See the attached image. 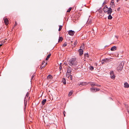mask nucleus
Returning <instances> with one entry per match:
<instances>
[{"mask_svg": "<svg viewBox=\"0 0 129 129\" xmlns=\"http://www.w3.org/2000/svg\"><path fill=\"white\" fill-rule=\"evenodd\" d=\"M59 69L60 71H61L62 69V66H60L59 67Z\"/></svg>", "mask_w": 129, "mask_h": 129, "instance_id": "36", "label": "nucleus"}, {"mask_svg": "<svg viewBox=\"0 0 129 129\" xmlns=\"http://www.w3.org/2000/svg\"><path fill=\"white\" fill-rule=\"evenodd\" d=\"M46 100L44 99L42 101V103L43 105H44L45 104V103L46 102Z\"/></svg>", "mask_w": 129, "mask_h": 129, "instance_id": "13", "label": "nucleus"}, {"mask_svg": "<svg viewBox=\"0 0 129 129\" xmlns=\"http://www.w3.org/2000/svg\"><path fill=\"white\" fill-rule=\"evenodd\" d=\"M104 62H105L103 60H102L101 61V63L102 64H103L104 63Z\"/></svg>", "mask_w": 129, "mask_h": 129, "instance_id": "38", "label": "nucleus"}, {"mask_svg": "<svg viewBox=\"0 0 129 129\" xmlns=\"http://www.w3.org/2000/svg\"><path fill=\"white\" fill-rule=\"evenodd\" d=\"M62 25H59V28L58 29V30L59 31H60V30H61L62 29Z\"/></svg>", "mask_w": 129, "mask_h": 129, "instance_id": "27", "label": "nucleus"}, {"mask_svg": "<svg viewBox=\"0 0 129 129\" xmlns=\"http://www.w3.org/2000/svg\"><path fill=\"white\" fill-rule=\"evenodd\" d=\"M89 55L88 53H86L84 54V57L85 58L86 57H88Z\"/></svg>", "mask_w": 129, "mask_h": 129, "instance_id": "20", "label": "nucleus"}, {"mask_svg": "<svg viewBox=\"0 0 129 129\" xmlns=\"http://www.w3.org/2000/svg\"><path fill=\"white\" fill-rule=\"evenodd\" d=\"M17 24V23H16V22H15V24H14V27H15V26H16V25Z\"/></svg>", "mask_w": 129, "mask_h": 129, "instance_id": "39", "label": "nucleus"}, {"mask_svg": "<svg viewBox=\"0 0 129 129\" xmlns=\"http://www.w3.org/2000/svg\"><path fill=\"white\" fill-rule=\"evenodd\" d=\"M105 2H104L103 3V4H104L105 3Z\"/></svg>", "mask_w": 129, "mask_h": 129, "instance_id": "46", "label": "nucleus"}, {"mask_svg": "<svg viewBox=\"0 0 129 129\" xmlns=\"http://www.w3.org/2000/svg\"><path fill=\"white\" fill-rule=\"evenodd\" d=\"M65 65H67V64H66V63H64Z\"/></svg>", "mask_w": 129, "mask_h": 129, "instance_id": "48", "label": "nucleus"}, {"mask_svg": "<svg viewBox=\"0 0 129 129\" xmlns=\"http://www.w3.org/2000/svg\"><path fill=\"white\" fill-rule=\"evenodd\" d=\"M34 75H33L32 76V77H31V79H33V78L34 77Z\"/></svg>", "mask_w": 129, "mask_h": 129, "instance_id": "43", "label": "nucleus"}, {"mask_svg": "<svg viewBox=\"0 0 129 129\" xmlns=\"http://www.w3.org/2000/svg\"><path fill=\"white\" fill-rule=\"evenodd\" d=\"M124 87L125 88H127L129 87V85L128 84L127 82H125L124 83Z\"/></svg>", "mask_w": 129, "mask_h": 129, "instance_id": "10", "label": "nucleus"}, {"mask_svg": "<svg viewBox=\"0 0 129 129\" xmlns=\"http://www.w3.org/2000/svg\"><path fill=\"white\" fill-rule=\"evenodd\" d=\"M95 85V83L94 82H92L90 83V85L91 86H93Z\"/></svg>", "mask_w": 129, "mask_h": 129, "instance_id": "25", "label": "nucleus"}, {"mask_svg": "<svg viewBox=\"0 0 129 129\" xmlns=\"http://www.w3.org/2000/svg\"><path fill=\"white\" fill-rule=\"evenodd\" d=\"M47 63H46L45 64H44V65H42L41 67H40V68H41V69H42V68H43L45 66V65H46V64H47Z\"/></svg>", "mask_w": 129, "mask_h": 129, "instance_id": "28", "label": "nucleus"}, {"mask_svg": "<svg viewBox=\"0 0 129 129\" xmlns=\"http://www.w3.org/2000/svg\"><path fill=\"white\" fill-rule=\"evenodd\" d=\"M103 60L105 62H107L109 61V59L107 58H106L103 59Z\"/></svg>", "mask_w": 129, "mask_h": 129, "instance_id": "16", "label": "nucleus"}, {"mask_svg": "<svg viewBox=\"0 0 129 129\" xmlns=\"http://www.w3.org/2000/svg\"><path fill=\"white\" fill-rule=\"evenodd\" d=\"M51 55V54H50L49 55H48L47 56L46 58V60H48L49 58L50 57V56Z\"/></svg>", "mask_w": 129, "mask_h": 129, "instance_id": "22", "label": "nucleus"}, {"mask_svg": "<svg viewBox=\"0 0 129 129\" xmlns=\"http://www.w3.org/2000/svg\"><path fill=\"white\" fill-rule=\"evenodd\" d=\"M117 47L115 46H113L111 48V50L112 51H115L116 50Z\"/></svg>", "mask_w": 129, "mask_h": 129, "instance_id": "9", "label": "nucleus"}, {"mask_svg": "<svg viewBox=\"0 0 129 129\" xmlns=\"http://www.w3.org/2000/svg\"><path fill=\"white\" fill-rule=\"evenodd\" d=\"M4 22L5 24L6 25H7L9 23H8V19L7 18H5L4 19Z\"/></svg>", "mask_w": 129, "mask_h": 129, "instance_id": "8", "label": "nucleus"}, {"mask_svg": "<svg viewBox=\"0 0 129 129\" xmlns=\"http://www.w3.org/2000/svg\"><path fill=\"white\" fill-rule=\"evenodd\" d=\"M52 78L53 77H52V76L51 75H48L47 77V78L48 79L49 78H50L51 79H52Z\"/></svg>", "mask_w": 129, "mask_h": 129, "instance_id": "18", "label": "nucleus"}, {"mask_svg": "<svg viewBox=\"0 0 129 129\" xmlns=\"http://www.w3.org/2000/svg\"><path fill=\"white\" fill-rule=\"evenodd\" d=\"M120 0H117V2H119L120 1Z\"/></svg>", "mask_w": 129, "mask_h": 129, "instance_id": "44", "label": "nucleus"}, {"mask_svg": "<svg viewBox=\"0 0 129 129\" xmlns=\"http://www.w3.org/2000/svg\"><path fill=\"white\" fill-rule=\"evenodd\" d=\"M72 8L71 7L69 9H68V10H67V12H70V11L71 10Z\"/></svg>", "mask_w": 129, "mask_h": 129, "instance_id": "31", "label": "nucleus"}, {"mask_svg": "<svg viewBox=\"0 0 129 129\" xmlns=\"http://www.w3.org/2000/svg\"><path fill=\"white\" fill-rule=\"evenodd\" d=\"M123 64L121 63L119 64L117 68V69L118 71H121L122 70L123 68Z\"/></svg>", "mask_w": 129, "mask_h": 129, "instance_id": "3", "label": "nucleus"}, {"mask_svg": "<svg viewBox=\"0 0 129 129\" xmlns=\"http://www.w3.org/2000/svg\"><path fill=\"white\" fill-rule=\"evenodd\" d=\"M120 8L118 7V8L117 9V10L119 11L120 10Z\"/></svg>", "mask_w": 129, "mask_h": 129, "instance_id": "40", "label": "nucleus"}, {"mask_svg": "<svg viewBox=\"0 0 129 129\" xmlns=\"http://www.w3.org/2000/svg\"><path fill=\"white\" fill-rule=\"evenodd\" d=\"M62 81L64 84H66V80L64 78L62 80Z\"/></svg>", "mask_w": 129, "mask_h": 129, "instance_id": "24", "label": "nucleus"}, {"mask_svg": "<svg viewBox=\"0 0 129 129\" xmlns=\"http://www.w3.org/2000/svg\"><path fill=\"white\" fill-rule=\"evenodd\" d=\"M91 23L92 21L90 19H88L87 22V23L88 24H90Z\"/></svg>", "mask_w": 129, "mask_h": 129, "instance_id": "21", "label": "nucleus"}, {"mask_svg": "<svg viewBox=\"0 0 129 129\" xmlns=\"http://www.w3.org/2000/svg\"><path fill=\"white\" fill-rule=\"evenodd\" d=\"M62 66V63H60V66Z\"/></svg>", "mask_w": 129, "mask_h": 129, "instance_id": "41", "label": "nucleus"}, {"mask_svg": "<svg viewBox=\"0 0 129 129\" xmlns=\"http://www.w3.org/2000/svg\"><path fill=\"white\" fill-rule=\"evenodd\" d=\"M62 40H63V38L62 37H59V39H58V42H59L60 41H61Z\"/></svg>", "mask_w": 129, "mask_h": 129, "instance_id": "23", "label": "nucleus"}, {"mask_svg": "<svg viewBox=\"0 0 129 129\" xmlns=\"http://www.w3.org/2000/svg\"><path fill=\"white\" fill-rule=\"evenodd\" d=\"M104 11L105 13H107L108 14H111L112 12V9L110 7L108 8L107 6H105L104 8Z\"/></svg>", "mask_w": 129, "mask_h": 129, "instance_id": "2", "label": "nucleus"}, {"mask_svg": "<svg viewBox=\"0 0 129 129\" xmlns=\"http://www.w3.org/2000/svg\"><path fill=\"white\" fill-rule=\"evenodd\" d=\"M109 15L108 17V19H111L112 18V17L111 15V14H109Z\"/></svg>", "mask_w": 129, "mask_h": 129, "instance_id": "19", "label": "nucleus"}, {"mask_svg": "<svg viewBox=\"0 0 129 129\" xmlns=\"http://www.w3.org/2000/svg\"><path fill=\"white\" fill-rule=\"evenodd\" d=\"M78 51L79 52V54L80 56L83 53V51L82 49H80L78 50Z\"/></svg>", "mask_w": 129, "mask_h": 129, "instance_id": "7", "label": "nucleus"}, {"mask_svg": "<svg viewBox=\"0 0 129 129\" xmlns=\"http://www.w3.org/2000/svg\"><path fill=\"white\" fill-rule=\"evenodd\" d=\"M111 7H114V2H111L110 3Z\"/></svg>", "mask_w": 129, "mask_h": 129, "instance_id": "15", "label": "nucleus"}, {"mask_svg": "<svg viewBox=\"0 0 129 129\" xmlns=\"http://www.w3.org/2000/svg\"><path fill=\"white\" fill-rule=\"evenodd\" d=\"M29 95V93H28V92H27V93L25 96V99H26V98L27 97H28V96Z\"/></svg>", "mask_w": 129, "mask_h": 129, "instance_id": "26", "label": "nucleus"}, {"mask_svg": "<svg viewBox=\"0 0 129 129\" xmlns=\"http://www.w3.org/2000/svg\"><path fill=\"white\" fill-rule=\"evenodd\" d=\"M90 90L92 92L94 91H97L99 90V89H98L97 88H96V89L93 88H90Z\"/></svg>", "mask_w": 129, "mask_h": 129, "instance_id": "6", "label": "nucleus"}, {"mask_svg": "<svg viewBox=\"0 0 129 129\" xmlns=\"http://www.w3.org/2000/svg\"><path fill=\"white\" fill-rule=\"evenodd\" d=\"M114 72L113 71H110V75H111L112 74H114Z\"/></svg>", "mask_w": 129, "mask_h": 129, "instance_id": "33", "label": "nucleus"}, {"mask_svg": "<svg viewBox=\"0 0 129 129\" xmlns=\"http://www.w3.org/2000/svg\"><path fill=\"white\" fill-rule=\"evenodd\" d=\"M111 2H114V1H113V0Z\"/></svg>", "mask_w": 129, "mask_h": 129, "instance_id": "47", "label": "nucleus"}, {"mask_svg": "<svg viewBox=\"0 0 129 129\" xmlns=\"http://www.w3.org/2000/svg\"><path fill=\"white\" fill-rule=\"evenodd\" d=\"M95 86H98V87H100L101 86V85H100L98 84H96L95 83Z\"/></svg>", "mask_w": 129, "mask_h": 129, "instance_id": "34", "label": "nucleus"}, {"mask_svg": "<svg viewBox=\"0 0 129 129\" xmlns=\"http://www.w3.org/2000/svg\"><path fill=\"white\" fill-rule=\"evenodd\" d=\"M75 33V32L74 31L71 30L68 31V33L70 35L72 36L74 35Z\"/></svg>", "mask_w": 129, "mask_h": 129, "instance_id": "5", "label": "nucleus"}, {"mask_svg": "<svg viewBox=\"0 0 129 129\" xmlns=\"http://www.w3.org/2000/svg\"><path fill=\"white\" fill-rule=\"evenodd\" d=\"M127 111L128 112H129V110H127Z\"/></svg>", "mask_w": 129, "mask_h": 129, "instance_id": "45", "label": "nucleus"}, {"mask_svg": "<svg viewBox=\"0 0 129 129\" xmlns=\"http://www.w3.org/2000/svg\"><path fill=\"white\" fill-rule=\"evenodd\" d=\"M25 99H24V106H25V107H26V106L27 105V102L26 101H25Z\"/></svg>", "mask_w": 129, "mask_h": 129, "instance_id": "30", "label": "nucleus"}, {"mask_svg": "<svg viewBox=\"0 0 129 129\" xmlns=\"http://www.w3.org/2000/svg\"><path fill=\"white\" fill-rule=\"evenodd\" d=\"M90 69L91 70H92L94 69V68L93 66H91L90 67Z\"/></svg>", "mask_w": 129, "mask_h": 129, "instance_id": "32", "label": "nucleus"}, {"mask_svg": "<svg viewBox=\"0 0 129 129\" xmlns=\"http://www.w3.org/2000/svg\"><path fill=\"white\" fill-rule=\"evenodd\" d=\"M45 63V61H43L42 63V65H44V64Z\"/></svg>", "mask_w": 129, "mask_h": 129, "instance_id": "37", "label": "nucleus"}, {"mask_svg": "<svg viewBox=\"0 0 129 129\" xmlns=\"http://www.w3.org/2000/svg\"><path fill=\"white\" fill-rule=\"evenodd\" d=\"M115 77V76L114 74H112L111 75H110V77L111 78L113 79H114Z\"/></svg>", "mask_w": 129, "mask_h": 129, "instance_id": "11", "label": "nucleus"}, {"mask_svg": "<svg viewBox=\"0 0 129 129\" xmlns=\"http://www.w3.org/2000/svg\"><path fill=\"white\" fill-rule=\"evenodd\" d=\"M65 111H64L63 112V114H64V116H65Z\"/></svg>", "mask_w": 129, "mask_h": 129, "instance_id": "42", "label": "nucleus"}, {"mask_svg": "<svg viewBox=\"0 0 129 129\" xmlns=\"http://www.w3.org/2000/svg\"><path fill=\"white\" fill-rule=\"evenodd\" d=\"M67 76H68V77L70 79L72 80V76L71 74H69V75H66Z\"/></svg>", "mask_w": 129, "mask_h": 129, "instance_id": "14", "label": "nucleus"}, {"mask_svg": "<svg viewBox=\"0 0 129 129\" xmlns=\"http://www.w3.org/2000/svg\"><path fill=\"white\" fill-rule=\"evenodd\" d=\"M77 43V41H75L74 43V45H76Z\"/></svg>", "mask_w": 129, "mask_h": 129, "instance_id": "35", "label": "nucleus"}, {"mask_svg": "<svg viewBox=\"0 0 129 129\" xmlns=\"http://www.w3.org/2000/svg\"><path fill=\"white\" fill-rule=\"evenodd\" d=\"M69 64L71 66H75L77 65V62L75 58H72L70 59L69 62Z\"/></svg>", "mask_w": 129, "mask_h": 129, "instance_id": "1", "label": "nucleus"}, {"mask_svg": "<svg viewBox=\"0 0 129 129\" xmlns=\"http://www.w3.org/2000/svg\"><path fill=\"white\" fill-rule=\"evenodd\" d=\"M67 44L66 42H65L62 45V46L63 47H65L67 46Z\"/></svg>", "mask_w": 129, "mask_h": 129, "instance_id": "29", "label": "nucleus"}, {"mask_svg": "<svg viewBox=\"0 0 129 129\" xmlns=\"http://www.w3.org/2000/svg\"><path fill=\"white\" fill-rule=\"evenodd\" d=\"M72 68L70 67L69 66L67 70V71L66 73V75H69L71 74Z\"/></svg>", "mask_w": 129, "mask_h": 129, "instance_id": "4", "label": "nucleus"}, {"mask_svg": "<svg viewBox=\"0 0 129 129\" xmlns=\"http://www.w3.org/2000/svg\"><path fill=\"white\" fill-rule=\"evenodd\" d=\"M87 83L85 82H82L80 83L79 85H81L82 86L85 85L87 84Z\"/></svg>", "mask_w": 129, "mask_h": 129, "instance_id": "12", "label": "nucleus"}, {"mask_svg": "<svg viewBox=\"0 0 129 129\" xmlns=\"http://www.w3.org/2000/svg\"><path fill=\"white\" fill-rule=\"evenodd\" d=\"M73 93V91H71L69 92L68 94V96H70Z\"/></svg>", "mask_w": 129, "mask_h": 129, "instance_id": "17", "label": "nucleus"}]
</instances>
